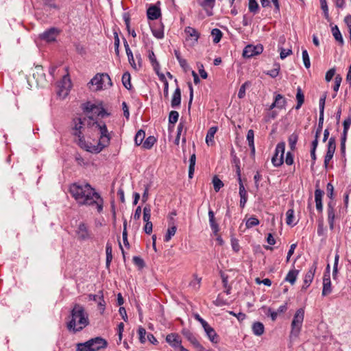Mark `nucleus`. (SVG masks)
I'll list each match as a JSON object with an SVG mask.
<instances>
[{"mask_svg":"<svg viewBox=\"0 0 351 351\" xmlns=\"http://www.w3.org/2000/svg\"><path fill=\"white\" fill-rule=\"evenodd\" d=\"M122 83L123 86L128 90H130L132 88L131 77L128 72H125L123 74Z\"/></svg>","mask_w":351,"mask_h":351,"instance_id":"2f4dec72","label":"nucleus"},{"mask_svg":"<svg viewBox=\"0 0 351 351\" xmlns=\"http://www.w3.org/2000/svg\"><path fill=\"white\" fill-rule=\"evenodd\" d=\"M263 51V47L259 44L257 45H248L243 51V56L244 58H252L254 56L261 54Z\"/></svg>","mask_w":351,"mask_h":351,"instance_id":"0eeeda50","label":"nucleus"},{"mask_svg":"<svg viewBox=\"0 0 351 351\" xmlns=\"http://www.w3.org/2000/svg\"><path fill=\"white\" fill-rule=\"evenodd\" d=\"M34 77L36 81L45 80V74L43 73V68L41 65H37L35 66V72L33 73Z\"/></svg>","mask_w":351,"mask_h":351,"instance_id":"bb28decb","label":"nucleus"},{"mask_svg":"<svg viewBox=\"0 0 351 351\" xmlns=\"http://www.w3.org/2000/svg\"><path fill=\"white\" fill-rule=\"evenodd\" d=\"M73 135L77 138L75 141L79 147L88 152V149H91L92 144L88 143L85 141L84 136L81 130H75Z\"/></svg>","mask_w":351,"mask_h":351,"instance_id":"9b49d317","label":"nucleus"},{"mask_svg":"<svg viewBox=\"0 0 351 351\" xmlns=\"http://www.w3.org/2000/svg\"><path fill=\"white\" fill-rule=\"evenodd\" d=\"M329 271H330V265L329 264L327 265L326 267V272L324 274L323 277V289L322 295L323 296L328 295L332 292L331 289V282L329 275Z\"/></svg>","mask_w":351,"mask_h":351,"instance_id":"9d476101","label":"nucleus"},{"mask_svg":"<svg viewBox=\"0 0 351 351\" xmlns=\"http://www.w3.org/2000/svg\"><path fill=\"white\" fill-rule=\"evenodd\" d=\"M179 113L176 110H172L169 114V123L174 125L178 120Z\"/></svg>","mask_w":351,"mask_h":351,"instance_id":"603ef678","label":"nucleus"},{"mask_svg":"<svg viewBox=\"0 0 351 351\" xmlns=\"http://www.w3.org/2000/svg\"><path fill=\"white\" fill-rule=\"evenodd\" d=\"M138 333L139 335V341L141 343H144L146 341V330L144 328L140 326L138 329Z\"/></svg>","mask_w":351,"mask_h":351,"instance_id":"052dcab7","label":"nucleus"},{"mask_svg":"<svg viewBox=\"0 0 351 351\" xmlns=\"http://www.w3.org/2000/svg\"><path fill=\"white\" fill-rule=\"evenodd\" d=\"M285 143H278L276 147L275 153L271 158V162L274 167H278L284 162Z\"/></svg>","mask_w":351,"mask_h":351,"instance_id":"39448f33","label":"nucleus"},{"mask_svg":"<svg viewBox=\"0 0 351 351\" xmlns=\"http://www.w3.org/2000/svg\"><path fill=\"white\" fill-rule=\"evenodd\" d=\"M254 132L252 130H249L247 134V140L250 147H252L254 143Z\"/></svg>","mask_w":351,"mask_h":351,"instance_id":"774afa93","label":"nucleus"},{"mask_svg":"<svg viewBox=\"0 0 351 351\" xmlns=\"http://www.w3.org/2000/svg\"><path fill=\"white\" fill-rule=\"evenodd\" d=\"M253 333L256 336H261L264 333V325L260 322H256L252 325Z\"/></svg>","mask_w":351,"mask_h":351,"instance_id":"393cba45","label":"nucleus"},{"mask_svg":"<svg viewBox=\"0 0 351 351\" xmlns=\"http://www.w3.org/2000/svg\"><path fill=\"white\" fill-rule=\"evenodd\" d=\"M106 265L107 267H109L110 263L112 260V248L110 243L107 242L106 246Z\"/></svg>","mask_w":351,"mask_h":351,"instance_id":"a878e982","label":"nucleus"},{"mask_svg":"<svg viewBox=\"0 0 351 351\" xmlns=\"http://www.w3.org/2000/svg\"><path fill=\"white\" fill-rule=\"evenodd\" d=\"M145 136V132L143 130H139L135 135L134 142L136 145H141L143 143V140Z\"/></svg>","mask_w":351,"mask_h":351,"instance_id":"4c0bfd02","label":"nucleus"},{"mask_svg":"<svg viewBox=\"0 0 351 351\" xmlns=\"http://www.w3.org/2000/svg\"><path fill=\"white\" fill-rule=\"evenodd\" d=\"M250 85V82H245L244 84H243L239 90L238 93V97L239 99H243L245 96V90L247 86Z\"/></svg>","mask_w":351,"mask_h":351,"instance_id":"5fc2aeb1","label":"nucleus"},{"mask_svg":"<svg viewBox=\"0 0 351 351\" xmlns=\"http://www.w3.org/2000/svg\"><path fill=\"white\" fill-rule=\"evenodd\" d=\"M316 269L317 263L315 262L313 265L311 266V267L309 269V270L305 274L304 284L301 289L302 291H305L310 286L311 283L313 280Z\"/></svg>","mask_w":351,"mask_h":351,"instance_id":"f8f14e48","label":"nucleus"},{"mask_svg":"<svg viewBox=\"0 0 351 351\" xmlns=\"http://www.w3.org/2000/svg\"><path fill=\"white\" fill-rule=\"evenodd\" d=\"M76 234L79 240L84 241L88 239L90 237L88 227L84 223L79 224L77 230H76Z\"/></svg>","mask_w":351,"mask_h":351,"instance_id":"2eb2a0df","label":"nucleus"},{"mask_svg":"<svg viewBox=\"0 0 351 351\" xmlns=\"http://www.w3.org/2000/svg\"><path fill=\"white\" fill-rule=\"evenodd\" d=\"M336 149V140L334 136H332L329 138L327 145V152L328 153L335 154Z\"/></svg>","mask_w":351,"mask_h":351,"instance_id":"37998d69","label":"nucleus"},{"mask_svg":"<svg viewBox=\"0 0 351 351\" xmlns=\"http://www.w3.org/2000/svg\"><path fill=\"white\" fill-rule=\"evenodd\" d=\"M215 0H204V1L199 3V5L206 9L207 7L213 8L215 5Z\"/></svg>","mask_w":351,"mask_h":351,"instance_id":"338daca9","label":"nucleus"},{"mask_svg":"<svg viewBox=\"0 0 351 351\" xmlns=\"http://www.w3.org/2000/svg\"><path fill=\"white\" fill-rule=\"evenodd\" d=\"M71 320L67 323L68 330L74 332H80L89 324L88 315L84 308L79 304H75L71 311Z\"/></svg>","mask_w":351,"mask_h":351,"instance_id":"f03ea898","label":"nucleus"},{"mask_svg":"<svg viewBox=\"0 0 351 351\" xmlns=\"http://www.w3.org/2000/svg\"><path fill=\"white\" fill-rule=\"evenodd\" d=\"M196 162L195 154H193L189 158V178H192L193 177L195 171V166Z\"/></svg>","mask_w":351,"mask_h":351,"instance_id":"cd10ccee","label":"nucleus"},{"mask_svg":"<svg viewBox=\"0 0 351 351\" xmlns=\"http://www.w3.org/2000/svg\"><path fill=\"white\" fill-rule=\"evenodd\" d=\"M332 33L335 39L338 41L341 45H343V39L342 35L337 25L332 27Z\"/></svg>","mask_w":351,"mask_h":351,"instance_id":"473e14b6","label":"nucleus"},{"mask_svg":"<svg viewBox=\"0 0 351 351\" xmlns=\"http://www.w3.org/2000/svg\"><path fill=\"white\" fill-rule=\"evenodd\" d=\"M302 59H303V62H304V66L306 69H308L311 66V61H310L308 51L306 49H304L302 51Z\"/></svg>","mask_w":351,"mask_h":351,"instance_id":"6e6d98bb","label":"nucleus"},{"mask_svg":"<svg viewBox=\"0 0 351 351\" xmlns=\"http://www.w3.org/2000/svg\"><path fill=\"white\" fill-rule=\"evenodd\" d=\"M133 263L141 269L145 267V262L140 256H134Z\"/></svg>","mask_w":351,"mask_h":351,"instance_id":"69168bd1","label":"nucleus"},{"mask_svg":"<svg viewBox=\"0 0 351 351\" xmlns=\"http://www.w3.org/2000/svg\"><path fill=\"white\" fill-rule=\"evenodd\" d=\"M160 15V9L156 5H151L147 10V16L149 20L158 19Z\"/></svg>","mask_w":351,"mask_h":351,"instance_id":"a211bd4d","label":"nucleus"},{"mask_svg":"<svg viewBox=\"0 0 351 351\" xmlns=\"http://www.w3.org/2000/svg\"><path fill=\"white\" fill-rule=\"evenodd\" d=\"M93 351H98L107 347L108 343L106 339L100 337L92 338L88 340Z\"/></svg>","mask_w":351,"mask_h":351,"instance_id":"1a4fd4ad","label":"nucleus"},{"mask_svg":"<svg viewBox=\"0 0 351 351\" xmlns=\"http://www.w3.org/2000/svg\"><path fill=\"white\" fill-rule=\"evenodd\" d=\"M69 192L78 204L95 205L99 213L102 211L103 199L89 184L73 183L70 186Z\"/></svg>","mask_w":351,"mask_h":351,"instance_id":"f257e3e1","label":"nucleus"},{"mask_svg":"<svg viewBox=\"0 0 351 351\" xmlns=\"http://www.w3.org/2000/svg\"><path fill=\"white\" fill-rule=\"evenodd\" d=\"M320 4H321V9L324 12V18L329 21H330V16L328 13V8L327 5L326 0H319Z\"/></svg>","mask_w":351,"mask_h":351,"instance_id":"de8ad7c7","label":"nucleus"},{"mask_svg":"<svg viewBox=\"0 0 351 351\" xmlns=\"http://www.w3.org/2000/svg\"><path fill=\"white\" fill-rule=\"evenodd\" d=\"M213 184L216 192H218L223 186V182L217 176L213 177Z\"/></svg>","mask_w":351,"mask_h":351,"instance_id":"49530a36","label":"nucleus"},{"mask_svg":"<svg viewBox=\"0 0 351 351\" xmlns=\"http://www.w3.org/2000/svg\"><path fill=\"white\" fill-rule=\"evenodd\" d=\"M181 103V90L179 87H177L173 94L171 106L172 108L180 106Z\"/></svg>","mask_w":351,"mask_h":351,"instance_id":"6ab92c4d","label":"nucleus"},{"mask_svg":"<svg viewBox=\"0 0 351 351\" xmlns=\"http://www.w3.org/2000/svg\"><path fill=\"white\" fill-rule=\"evenodd\" d=\"M60 31L56 27H50L40 34L39 38L46 42L50 43L55 41L56 37L59 35Z\"/></svg>","mask_w":351,"mask_h":351,"instance_id":"6e6552de","label":"nucleus"},{"mask_svg":"<svg viewBox=\"0 0 351 351\" xmlns=\"http://www.w3.org/2000/svg\"><path fill=\"white\" fill-rule=\"evenodd\" d=\"M326 94L320 97L319 101V115H324Z\"/></svg>","mask_w":351,"mask_h":351,"instance_id":"13d9d810","label":"nucleus"},{"mask_svg":"<svg viewBox=\"0 0 351 351\" xmlns=\"http://www.w3.org/2000/svg\"><path fill=\"white\" fill-rule=\"evenodd\" d=\"M83 110L85 112L89 113L94 112L95 109H99V107L95 104H91L90 102H86L83 104Z\"/></svg>","mask_w":351,"mask_h":351,"instance_id":"3c124183","label":"nucleus"},{"mask_svg":"<svg viewBox=\"0 0 351 351\" xmlns=\"http://www.w3.org/2000/svg\"><path fill=\"white\" fill-rule=\"evenodd\" d=\"M182 335L187 339L196 348H198L199 351H204V348L200 344L195 335L189 330L184 329L182 331Z\"/></svg>","mask_w":351,"mask_h":351,"instance_id":"4468645a","label":"nucleus"},{"mask_svg":"<svg viewBox=\"0 0 351 351\" xmlns=\"http://www.w3.org/2000/svg\"><path fill=\"white\" fill-rule=\"evenodd\" d=\"M185 33L190 37L194 38L197 42L199 38V33L193 27H186L184 29Z\"/></svg>","mask_w":351,"mask_h":351,"instance_id":"c9c22d12","label":"nucleus"},{"mask_svg":"<svg viewBox=\"0 0 351 351\" xmlns=\"http://www.w3.org/2000/svg\"><path fill=\"white\" fill-rule=\"evenodd\" d=\"M341 81H342V77H341V75H337L335 77V84L333 86V90L335 92L337 93L339 90Z\"/></svg>","mask_w":351,"mask_h":351,"instance_id":"0e129e2a","label":"nucleus"},{"mask_svg":"<svg viewBox=\"0 0 351 351\" xmlns=\"http://www.w3.org/2000/svg\"><path fill=\"white\" fill-rule=\"evenodd\" d=\"M274 101L277 105V108L279 109L284 108L287 104L285 98L280 94H278L276 95L274 98Z\"/></svg>","mask_w":351,"mask_h":351,"instance_id":"72a5a7b5","label":"nucleus"},{"mask_svg":"<svg viewBox=\"0 0 351 351\" xmlns=\"http://www.w3.org/2000/svg\"><path fill=\"white\" fill-rule=\"evenodd\" d=\"M280 66L279 64L275 63L274 64V68L271 70H269L266 72V74L269 75L272 78H275L278 76L279 73Z\"/></svg>","mask_w":351,"mask_h":351,"instance_id":"a18cd8bd","label":"nucleus"},{"mask_svg":"<svg viewBox=\"0 0 351 351\" xmlns=\"http://www.w3.org/2000/svg\"><path fill=\"white\" fill-rule=\"evenodd\" d=\"M339 256L337 253L335 255V262H334L333 270H332V277L334 279L336 278V277L337 276V273H338L337 266H338V263H339Z\"/></svg>","mask_w":351,"mask_h":351,"instance_id":"e2e57ef3","label":"nucleus"},{"mask_svg":"<svg viewBox=\"0 0 351 351\" xmlns=\"http://www.w3.org/2000/svg\"><path fill=\"white\" fill-rule=\"evenodd\" d=\"M259 223V220L256 217L252 216L247 220L245 226L247 228H251L254 226H258Z\"/></svg>","mask_w":351,"mask_h":351,"instance_id":"8fccbe9b","label":"nucleus"},{"mask_svg":"<svg viewBox=\"0 0 351 351\" xmlns=\"http://www.w3.org/2000/svg\"><path fill=\"white\" fill-rule=\"evenodd\" d=\"M107 82L109 86H112V82L111 81V79L108 73H97L94 76L93 79H91L89 84H91L92 85H96V90H101L105 86V82Z\"/></svg>","mask_w":351,"mask_h":351,"instance_id":"423d86ee","label":"nucleus"},{"mask_svg":"<svg viewBox=\"0 0 351 351\" xmlns=\"http://www.w3.org/2000/svg\"><path fill=\"white\" fill-rule=\"evenodd\" d=\"M152 32L156 38L162 39L164 37L163 25L162 23L159 25L158 28L152 27Z\"/></svg>","mask_w":351,"mask_h":351,"instance_id":"f704fd0d","label":"nucleus"},{"mask_svg":"<svg viewBox=\"0 0 351 351\" xmlns=\"http://www.w3.org/2000/svg\"><path fill=\"white\" fill-rule=\"evenodd\" d=\"M211 35L213 38V43H218L220 41V40L221 39L223 34L219 29L215 28L212 30Z\"/></svg>","mask_w":351,"mask_h":351,"instance_id":"a19ab883","label":"nucleus"},{"mask_svg":"<svg viewBox=\"0 0 351 351\" xmlns=\"http://www.w3.org/2000/svg\"><path fill=\"white\" fill-rule=\"evenodd\" d=\"M298 274H299L298 270H296V269L290 270L285 278V280L290 282L291 285H293L296 281V278H297Z\"/></svg>","mask_w":351,"mask_h":351,"instance_id":"c756f323","label":"nucleus"},{"mask_svg":"<svg viewBox=\"0 0 351 351\" xmlns=\"http://www.w3.org/2000/svg\"><path fill=\"white\" fill-rule=\"evenodd\" d=\"M327 213H328V220L330 229L333 230L335 214V203L332 201H330L328 203Z\"/></svg>","mask_w":351,"mask_h":351,"instance_id":"dca6fc26","label":"nucleus"},{"mask_svg":"<svg viewBox=\"0 0 351 351\" xmlns=\"http://www.w3.org/2000/svg\"><path fill=\"white\" fill-rule=\"evenodd\" d=\"M95 128L99 131V139L97 145H92L91 149L88 152L98 154L110 145L111 136L104 123L93 122Z\"/></svg>","mask_w":351,"mask_h":351,"instance_id":"7ed1b4c3","label":"nucleus"},{"mask_svg":"<svg viewBox=\"0 0 351 351\" xmlns=\"http://www.w3.org/2000/svg\"><path fill=\"white\" fill-rule=\"evenodd\" d=\"M323 123H324V115H319V121H318V126L315 132L316 137H319L321 132L323 128Z\"/></svg>","mask_w":351,"mask_h":351,"instance_id":"680f3d73","label":"nucleus"},{"mask_svg":"<svg viewBox=\"0 0 351 351\" xmlns=\"http://www.w3.org/2000/svg\"><path fill=\"white\" fill-rule=\"evenodd\" d=\"M204 332H206V336L208 337V338L209 339V340L213 343H217L219 341V335L217 334V332H215V329L211 327L210 326L206 328Z\"/></svg>","mask_w":351,"mask_h":351,"instance_id":"aec40b11","label":"nucleus"},{"mask_svg":"<svg viewBox=\"0 0 351 351\" xmlns=\"http://www.w3.org/2000/svg\"><path fill=\"white\" fill-rule=\"evenodd\" d=\"M304 311L303 308H299L296 311L293 319L291 322V330L290 337H298L301 331V328L304 321Z\"/></svg>","mask_w":351,"mask_h":351,"instance_id":"20e7f679","label":"nucleus"},{"mask_svg":"<svg viewBox=\"0 0 351 351\" xmlns=\"http://www.w3.org/2000/svg\"><path fill=\"white\" fill-rule=\"evenodd\" d=\"M194 279L190 282V287L195 290H198L200 287L202 278L198 277L196 274L193 275Z\"/></svg>","mask_w":351,"mask_h":351,"instance_id":"09e8293b","label":"nucleus"},{"mask_svg":"<svg viewBox=\"0 0 351 351\" xmlns=\"http://www.w3.org/2000/svg\"><path fill=\"white\" fill-rule=\"evenodd\" d=\"M171 225V226L167 229V233L164 238V241L165 242L169 241L171 239L172 237L175 235L177 230V227L174 225V223H172V224Z\"/></svg>","mask_w":351,"mask_h":351,"instance_id":"7c9ffc66","label":"nucleus"},{"mask_svg":"<svg viewBox=\"0 0 351 351\" xmlns=\"http://www.w3.org/2000/svg\"><path fill=\"white\" fill-rule=\"evenodd\" d=\"M298 140V135L296 133H293L289 136V145L291 151H294L296 148V143Z\"/></svg>","mask_w":351,"mask_h":351,"instance_id":"e433bc0d","label":"nucleus"},{"mask_svg":"<svg viewBox=\"0 0 351 351\" xmlns=\"http://www.w3.org/2000/svg\"><path fill=\"white\" fill-rule=\"evenodd\" d=\"M156 139L153 136H148L145 141L143 143V147L145 149H151L154 143H156Z\"/></svg>","mask_w":351,"mask_h":351,"instance_id":"79ce46f5","label":"nucleus"},{"mask_svg":"<svg viewBox=\"0 0 351 351\" xmlns=\"http://www.w3.org/2000/svg\"><path fill=\"white\" fill-rule=\"evenodd\" d=\"M76 351H93L90 346L88 340L84 343H78L76 344Z\"/></svg>","mask_w":351,"mask_h":351,"instance_id":"ea45409f","label":"nucleus"},{"mask_svg":"<svg viewBox=\"0 0 351 351\" xmlns=\"http://www.w3.org/2000/svg\"><path fill=\"white\" fill-rule=\"evenodd\" d=\"M286 223L287 225H293L294 211L293 209H289L286 213Z\"/></svg>","mask_w":351,"mask_h":351,"instance_id":"4d7b16f0","label":"nucleus"},{"mask_svg":"<svg viewBox=\"0 0 351 351\" xmlns=\"http://www.w3.org/2000/svg\"><path fill=\"white\" fill-rule=\"evenodd\" d=\"M218 128L217 126H213L208 130L206 136V143L208 146H212L214 144V136L216 134Z\"/></svg>","mask_w":351,"mask_h":351,"instance_id":"4be33fe9","label":"nucleus"},{"mask_svg":"<svg viewBox=\"0 0 351 351\" xmlns=\"http://www.w3.org/2000/svg\"><path fill=\"white\" fill-rule=\"evenodd\" d=\"M60 84L61 85L60 86V90H58V94L60 96L65 97L68 95L69 89L71 88V80L69 75L63 76Z\"/></svg>","mask_w":351,"mask_h":351,"instance_id":"ddd939ff","label":"nucleus"},{"mask_svg":"<svg viewBox=\"0 0 351 351\" xmlns=\"http://www.w3.org/2000/svg\"><path fill=\"white\" fill-rule=\"evenodd\" d=\"M239 196H240V207L243 208L247 200V191L244 187L243 182L240 183L239 185Z\"/></svg>","mask_w":351,"mask_h":351,"instance_id":"412c9836","label":"nucleus"},{"mask_svg":"<svg viewBox=\"0 0 351 351\" xmlns=\"http://www.w3.org/2000/svg\"><path fill=\"white\" fill-rule=\"evenodd\" d=\"M143 221L145 222H150L151 219V206L149 204H147L143 208Z\"/></svg>","mask_w":351,"mask_h":351,"instance_id":"c03bdc74","label":"nucleus"},{"mask_svg":"<svg viewBox=\"0 0 351 351\" xmlns=\"http://www.w3.org/2000/svg\"><path fill=\"white\" fill-rule=\"evenodd\" d=\"M258 10V4L256 0H249V10L251 12L256 13Z\"/></svg>","mask_w":351,"mask_h":351,"instance_id":"bf43d9fd","label":"nucleus"},{"mask_svg":"<svg viewBox=\"0 0 351 351\" xmlns=\"http://www.w3.org/2000/svg\"><path fill=\"white\" fill-rule=\"evenodd\" d=\"M209 223L210 228L215 234H217L219 231V226L215 221L214 212L210 209L208 210Z\"/></svg>","mask_w":351,"mask_h":351,"instance_id":"5701e85b","label":"nucleus"},{"mask_svg":"<svg viewBox=\"0 0 351 351\" xmlns=\"http://www.w3.org/2000/svg\"><path fill=\"white\" fill-rule=\"evenodd\" d=\"M166 341L173 348H178L181 345V339L177 333H171L166 337Z\"/></svg>","mask_w":351,"mask_h":351,"instance_id":"f3484780","label":"nucleus"},{"mask_svg":"<svg viewBox=\"0 0 351 351\" xmlns=\"http://www.w3.org/2000/svg\"><path fill=\"white\" fill-rule=\"evenodd\" d=\"M149 60L153 66L154 70L156 71L157 74H158V70H160V64L157 61L156 56L153 51H149L148 54Z\"/></svg>","mask_w":351,"mask_h":351,"instance_id":"b1692460","label":"nucleus"},{"mask_svg":"<svg viewBox=\"0 0 351 351\" xmlns=\"http://www.w3.org/2000/svg\"><path fill=\"white\" fill-rule=\"evenodd\" d=\"M316 189L315 191V202H322V197L324 196V192L321 190L319 186V182L316 183Z\"/></svg>","mask_w":351,"mask_h":351,"instance_id":"58836bf2","label":"nucleus"},{"mask_svg":"<svg viewBox=\"0 0 351 351\" xmlns=\"http://www.w3.org/2000/svg\"><path fill=\"white\" fill-rule=\"evenodd\" d=\"M297 105L295 109L300 108L304 101V95L300 87H298L296 93Z\"/></svg>","mask_w":351,"mask_h":351,"instance_id":"c85d7f7f","label":"nucleus"},{"mask_svg":"<svg viewBox=\"0 0 351 351\" xmlns=\"http://www.w3.org/2000/svg\"><path fill=\"white\" fill-rule=\"evenodd\" d=\"M75 125L73 128V131L75 130H81L83 126L84 125V121L83 118H76L73 119Z\"/></svg>","mask_w":351,"mask_h":351,"instance_id":"864d4df0","label":"nucleus"}]
</instances>
